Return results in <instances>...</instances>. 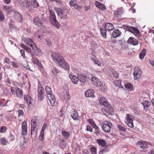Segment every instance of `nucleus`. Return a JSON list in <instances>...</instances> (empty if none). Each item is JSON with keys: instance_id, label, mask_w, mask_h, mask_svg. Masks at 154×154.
Listing matches in <instances>:
<instances>
[{"instance_id": "obj_1", "label": "nucleus", "mask_w": 154, "mask_h": 154, "mask_svg": "<svg viewBox=\"0 0 154 154\" xmlns=\"http://www.w3.org/2000/svg\"><path fill=\"white\" fill-rule=\"evenodd\" d=\"M51 57L53 61L58 66H60L65 69L69 70V66L67 63L65 61L63 57L60 54L52 53Z\"/></svg>"}, {"instance_id": "obj_2", "label": "nucleus", "mask_w": 154, "mask_h": 154, "mask_svg": "<svg viewBox=\"0 0 154 154\" xmlns=\"http://www.w3.org/2000/svg\"><path fill=\"white\" fill-rule=\"evenodd\" d=\"M24 42L30 46L34 50L35 54L38 56L40 55L41 52L40 49L38 48L35 44L33 41L30 38H26Z\"/></svg>"}, {"instance_id": "obj_3", "label": "nucleus", "mask_w": 154, "mask_h": 154, "mask_svg": "<svg viewBox=\"0 0 154 154\" xmlns=\"http://www.w3.org/2000/svg\"><path fill=\"white\" fill-rule=\"evenodd\" d=\"M69 9L66 8H57L56 11L57 14L61 19H66L69 15Z\"/></svg>"}, {"instance_id": "obj_4", "label": "nucleus", "mask_w": 154, "mask_h": 154, "mask_svg": "<svg viewBox=\"0 0 154 154\" xmlns=\"http://www.w3.org/2000/svg\"><path fill=\"white\" fill-rule=\"evenodd\" d=\"M49 21L50 23L58 29L60 27V24L56 19L55 12L53 11L50 10Z\"/></svg>"}, {"instance_id": "obj_5", "label": "nucleus", "mask_w": 154, "mask_h": 154, "mask_svg": "<svg viewBox=\"0 0 154 154\" xmlns=\"http://www.w3.org/2000/svg\"><path fill=\"white\" fill-rule=\"evenodd\" d=\"M101 126L102 130L106 133L109 132L112 127V123L108 121H105L103 122L101 124Z\"/></svg>"}, {"instance_id": "obj_6", "label": "nucleus", "mask_w": 154, "mask_h": 154, "mask_svg": "<svg viewBox=\"0 0 154 154\" xmlns=\"http://www.w3.org/2000/svg\"><path fill=\"white\" fill-rule=\"evenodd\" d=\"M126 121L125 123L128 126L131 128L134 127V125L133 122V116L129 114H127L126 117Z\"/></svg>"}, {"instance_id": "obj_7", "label": "nucleus", "mask_w": 154, "mask_h": 154, "mask_svg": "<svg viewBox=\"0 0 154 154\" xmlns=\"http://www.w3.org/2000/svg\"><path fill=\"white\" fill-rule=\"evenodd\" d=\"M142 74V71L138 67H136L134 69V72L133 73L134 77V79L137 80L140 77Z\"/></svg>"}, {"instance_id": "obj_8", "label": "nucleus", "mask_w": 154, "mask_h": 154, "mask_svg": "<svg viewBox=\"0 0 154 154\" xmlns=\"http://www.w3.org/2000/svg\"><path fill=\"white\" fill-rule=\"evenodd\" d=\"M47 97L52 106H54L57 105V102L53 94H48Z\"/></svg>"}, {"instance_id": "obj_9", "label": "nucleus", "mask_w": 154, "mask_h": 154, "mask_svg": "<svg viewBox=\"0 0 154 154\" xmlns=\"http://www.w3.org/2000/svg\"><path fill=\"white\" fill-rule=\"evenodd\" d=\"M44 89L42 87L39 88L38 89V98L39 100L42 101L44 98L43 92Z\"/></svg>"}, {"instance_id": "obj_10", "label": "nucleus", "mask_w": 154, "mask_h": 154, "mask_svg": "<svg viewBox=\"0 0 154 154\" xmlns=\"http://www.w3.org/2000/svg\"><path fill=\"white\" fill-rule=\"evenodd\" d=\"M99 103L101 105H103L106 107H109L110 106L107 100L103 97H100V98Z\"/></svg>"}, {"instance_id": "obj_11", "label": "nucleus", "mask_w": 154, "mask_h": 154, "mask_svg": "<svg viewBox=\"0 0 154 154\" xmlns=\"http://www.w3.org/2000/svg\"><path fill=\"white\" fill-rule=\"evenodd\" d=\"M124 12L123 9L122 7L118 8L114 11V14L117 17L119 16H120Z\"/></svg>"}, {"instance_id": "obj_12", "label": "nucleus", "mask_w": 154, "mask_h": 154, "mask_svg": "<svg viewBox=\"0 0 154 154\" xmlns=\"http://www.w3.org/2000/svg\"><path fill=\"white\" fill-rule=\"evenodd\" d=\"M85 95L87 97H94V91L91 89H88L86 91L85 93Z\"/></svg>"}, {"instance_id": "obj_13", "label": "nucleus", "mask_w": 154, "mask_h": 154, "mask_svg": "<svg viewBox=\"0 0 154 154\" xmlns=\"http://www.w3.org/2000/svg\"><path fill=\"white\" fill-rule=\"evenodd\" d=\"M95 5L96 7L100 10H104L106 9V8L104 4H102L98 1L95 2Z\"/></svg>"}, {"instance_id": "obj_14", "label": "nucleus", "mask_w": 154, "mask_h": 154, "mask_svg": "<svg viewBox=\"0 0 154 154\" xmlns=\"http://www.w3.org/2000/svg\"><path fill=\"white\" fill-rule=\"evenodd\" d=\"M78 76L80 81L83 83H85L88 81L87 76L83 74H79Z\"/></svg>"}, {"instance_id": "obj_15", "label": "nucleus", "mask_w": 154, "mask_h": 154, "mask_svg": "<svg viewBox=\"0 0 154 154\" xmlns=\"http://www.w3.org/2000/svg\"><path fill=\"white\" fill-rule=\"evenodd\" d=\"M127 42L134 45H137L138 44V42L137 40L133 37H130L128 40Z\"/></svg>"}, {"instance_id": "obj_16", "label": "nucleus", "mask_w": 154, "mask_h": 154, "mask_svg": "<svg viewBox=\"0 0 154 154\" xmlns=\"http://www.w3.org/2000/svg\"><path fill=\"white\" fill-rule=\"evenodd\" d=\"M71 116L75 120H77L79 117L77 111L74 109H73L71 113Z\"/></svg>"}, {"instance_id": "obj_17", "label": "nucleus", "mask_w": 154, "mask_h": 154, "mask_svg": "<svg viewBox=\"0 0 154 154\" xmlns=\"http://www.w3.org/2000/svg\"><path fill=\"white\" fill-rule=\"evenodd\" d=\"M22 134L23 135H26L27 134V127L26 122H24L22 123Z\"/></svg>"}, {"instance_id": "obj_18", "label": "nucleus", "mask_w": 154, "mask_h": 154, "mask_svg": "<svg viewBox=\"0 0 154 154\" xmlns=\"http://www.w3.org/2000/svg\"><path fill=\"white\" fill-rule=\"evenodd\" d=\"M91 81L92 83L93 84L97 86H99V85L101 83V82L94 76H93L91 77Z\"/></svg>"}, {"instance_id": "obj_19", "label": "nucleus", "mask_w": 154, "mask_h": 154, "mask_svg": "<svg viewBox=\"0 0 154 154\" xmlns=\"http://www.w3.org/2000/svg\"><path fill=\"white\" fill-rule=\"evenodd\" d=\"M69 76L74 84H78L79 80V77H77L75 76H73L72 75H69Z\"/></svg>"}, {"instance_id": "obj_20", "label": "nucleus", "mask_w": 154, "mask_h": 154, "mask_svg": "<svg viewBox=\"0 0 154 154\" xmlns=\"http://www.w3.org/2000/svg\"><path fill=\"white\" fill-rule=\"evenodd\" d=\"M147 142H138L137 145L143 149H145L147 147Z\"/></svg>"}, {"instance_id": "obj_21", "label": "nucleus", "mask_w": 154, "mask_h": 154, "mask_svg": "<svg viewBox=\"0 0 154 154\" xmlns=\"http://www.w3.org/2000/svg\"><path fill=\"white\" fill-rule=\"evenodd\" d=\"M33 23L39 27H41L42 25V21L38 17H36L34 19Z\"/></svg>"}, {"instance_id": "obj_22", "label": "nucleus", "mask_w": 154, "mask_h": 154, "mask_svg": "<svg viewBox=\"0 0 154 154\" xmlns=\"http://www.w3.org/2000/svg\"><path fill=\"white\" fill-rule=\"evenodd\" d=\"M97 142L99 145L102 147L106 146L107 143L105 140L103 139H97Z\"/></svg>"}, {"instance_id": "obj_23", "label": "nucleus", "mask_w": 154, "mask_h": 154, "mask_svg": "<svg viewBox=\"0 0 154 154\" xmlns=\"http://www.w3.org/2000/svg\"><path fill=\"white\" fill-rule=\"evenodd\" d=\"M121 32L118 29H115L112 33V35L113 38H116L119 36Z\"/></svg>"}, {"instance_id": "obj_24", "label": "nucleus", "mask_w": 154, "mask_h": 154, "mask_svg": "<svg viewBox=\"0 0 154 154\" xmlns=\"http://www.w3.org/2000/svg\"><path fill=\"white\" fill-rule=\"evenodd\" d=\"M24 99L25 101L27 103L28 105L31 103L32 99L29 95L27 94L25 95L24 97Z\"/></svg>"}, {"instance_id": "obj_25", "label": "nucleus", "mask_w": 154, "mask_h": 154, "mask_svg": "<svg viewBox=\"0 0 154 154\" xmlns=\"http://www.w3.org/2000/svg\"><path fill=\"white\" fill-rule=\"evenodd\" d=\"M16 94L17 97L20 98H22L23 96L22 91L19 88L16 90Z\"/></svg>"}, {"instance_id": "obj_26", "label": "nucleus", "mask_w": 154, "mask_h": 154, "mask_svg": "<svg viewBox=\"0 0 154 154\" xmlns=\"http://www.w3.org/2000/svg\"><path fill=\"white\" fill-rule=\"evenodd\" d=\"M99 89H100L102 91L105 92L107 90V87L105 85L101 82V83L98 86Z\"/></svg>"}, {"instance_id": "obj_27", "label": "nucleus", "mask_w": 154, "mask_h": 154, "mask_svg": "<svg viewBox=\"0 0 154 154\" xmlns=\"http://www.w3.org/2000/svg\"><path fill=\"white\" fill-rule=\"evenodd\" d=\"M105 29L108 30H111L114 29L113 25L111 23H107L104 25Z\"/></svg>"}, {"instance_id": "obj_28", "label": "nucleus", "mask_w": 154, "mask_h": 154, "mask_svg": "<svg viewBox=\"0 0 154 154\" xmlns=\"http://www.w3.org/2000/svg\"><path fill=\"white\" fill-rule=\"evenodd\" d=\"M88 122L95 129H98L99 128L94 123V121L92 119H89L88 121Z\"/></svg>"}, {"instance_id": "obj_29", "label": "nucleus", "mask_w": 154, "mask_h": 154, "mask_svg": "<svg viewBox=\"0 0 154 154\" xmlns=\"http://www.w3.org/2000/svg\"><path fill=\"white\" fill-rule=\"evenodd\" d=\"M32 62L35 64L37 65L39 67H42V65L41 64V63L36 58L34 57L33 56H32Z\"/></svg>"}, {"instance_id": "obj_30", "label": "nucleus", "mask_w": 154, "mask_h": 154, "mask_svg": "<svg viewBox=\"0 0 154 154\" xmlns=\"http://www.w3.org/2000/svg\"><path fill=\"white\" fill-rule=\"evenodd\" d=\"M146 54V50L144 48L141 51V52L139 54L140 58L141 59H143L145 56Z\"/></svg>"}, {"instance_id": "obj_31", "label": "nucleus", "mask_w": 154, "mask_h": 154, "mask_svg": "<svg viewBox=\"0 0 154 154\" xmlns=\"http://www.w3.org/2000/svg\"><path fill=\"white\" fill-rule=\"evenodd\" d=\"M17 2L21 7L25 6L27 5L26 0H17Z\"/></svg>"}, {"instance_id": "obj_32", "label": "nucleus", "mask_w": 154, "mask_h": 154, "mask_svg": "<svg viewBox=\"0 0 154 154\" xmlns=\"http://www.w3.org/2000/svg\"><path fill=\"white\" fill-rule=\"evenodd\" d=\"M125 87L127 90L130 91H131L133 88V86L130 83L126 84L125 85Z\"/></svg>"}, {"instance_id": "obj_33", "label": "nucleus", "mask_w": 154, "mask_h": 154, "mask_svg": "<svg viewBox=\"0 0 154 154\" xmlns=\"http://www.w3.org/2000/svg\"><path fill=\"white\" fill-rule=\"evenodd\" d=\"M143 104L144 108H147L150 106L151 103L148 100H144L143 102Z\"/></svg>"}, {"instance_id": "obj_34", "label": "nucleus", "mask_w": 154, "mask_h": 154, "mask_svg": "<svg viewBox=\"0 0 154 154\" xmlns=\"http://www.w3.org/2000/svg\"><path fill=\"white\" fill-rule=\"evenodd\" d=\"M132 33L137 36V37H139L140 33L139 30L136 28H134L133 29Z\"/></svg>"}, {"instance_id": "obj_35", "label": "nucleus", "mask_w": 154, "mask_h": 154, "mask_svg": "<svg viewBox=\"0 0 154 154\" xmlns=\"http://www.w3.org/2000/svg\"><path fill=\"white\" fill-rule=\"evenodd\" d=\"M117 126L119 131L123 132H125L126 131L125 127L122 126L119 124H118Z\"/></svg>"}, {"instance_id": "obj_36", "label": "nucleus", "mask_w": 154, "mask_h": 154, "mask_svg": "<svg viewBox=\"0 0 154 154\" xmlns=\"http://www.w3.org/2000/svg\"><path fill=\"white\" fill-rule=\"evenodd\" d=\"M45 91L48 97V94H51V89L49 86H47L45 88Z\"/></svg>"}, {"instance_id": "obj_37", "label": "nucleus", "mask_w": 154, "mask_h": 154, "mask_svg": "<svg viewBox=\"0 0 154 154\" xmlns=\"http://www.w3.org/2000/svg\"><path fill=\"white\" fill-rule=\"evenodd\" d=\"M91 59L95 63L97 64L99 66H100L101 65V63L100 60H98L95 58H93L92 57L91 58Z\"/></svg>"}, {"instance_id": "obj_38", "label": "nucleus", "mask_w": 154, "mask_h": 154, "mask_svg": "<svg viewBox=\"0 0 154 154\" xmlns=\"http://www.w3.org/2000/svg\"><path fill=\"white\" fill-rule=\"evenodd\" d=\"M101 34L103 37L106 38V30L104 29H100Z\"/></svg>"}, {"instance_id": "obj_39", "label": "nucleus", "mask_w": 154, "mask_h": 154, "mask_svg": "<svg viewBox=\"0 0 154 154\" xmlns=\"http://www.w3.org/2000/svg\"><path fill=\"white\" fill-rule=\"evenodd\" d=\"M62 134L64 137L67 138H68L69 137L70 134L69 132L63 131L62 132Z\"/></svg>"}, {"instance_id": "obj_40", "label": "nucleus", "mask_w": 154, "mask_h": 154, "mask_svg": "<svg viewBox=\"0 0 154 154\" xmlns=\"http://www.w3.org/2000/svg\"><path fill=\"white\" fill-rule=\"evenodd\" d=\"M90 152L92 154H97V148L95 147H91L90 148Z\"/></svg>"}, {"instance_id": "obj_41", "label": "nucleus", "mask_w": 154, "mask_h": 154, "mask_svg": "<svg viewBox=\"0 0 154 154\" xmlns=\"http://www.w3.org/2000/svg\"><path fill=\"white\" fill-rule=\"evenodd\" d=\"M0 141L4 145H7L8 143V142L4 138L0 139Z\"/></svg>"}, {"instance_id": "obj_42", "label": "nucleus", "mask_w": 154, "mask_h": 154, "mask_svg": "<svg viewBox=\"0 0 154 154\" xmlns=\"http://www.w3.org/2000/svg\"><path fill=\"white\" fill-rule=\"evenodd\" d=\"M21 46L22 48H23L24 49L26 50V51L29 52H30L31 51V50L29 48H28L25 45L23 44H21L20 45Z\"/></svg>"}, {"instance_id": "obj_43", "label": "nucleus", "mask_w": 154, "mask_h": 154, "mask_svg": "<svg viewBox=\"0 0 154 154\" xmlns=\"http://www.w3.org/2000/svg\"><path fill=\"white\" fill-rule=\"evenodd\" d=\"M44 131H41L39 138L41 141H42L44 138Z\"/></svg>"}, {"instance_id": "obj_44", "label": "nucleus", "mask_w": 154, "mask_h": 154, "mask_svg": "<svg viewBox=\"0 0 154 154\" xmlns=\"http://www.w3.org/2000/svg\"><path fill=\"white\" fill-rule=\"evenodd\" d=\"M52 72L53 74L54 75H56L58 72V70L57 69L56 67H54L52 70Z\"/></svg>"}, {"instance_id": "obj_45", "label": "nucleus", "mask_w": 154, "mask_h": 154, "mask_svg": "<svg viewBox=\"0 0 154 154\" xmlns=\"http://www.w3.org/2000/svg\"><path fill=\"white\" fill-rule=\"evenodd\" d=\"M18 117H23L24 115V113L23 110L22 109H19L18 111Z\"/></svg>"}, {"instance_id": "obj_46", "label": "nucleus", "mask_w": 154, "mask_h": 154, "mask_svg": "<svg viewBox=\"0 0 154 154\" xmlns=\"http://www.w3.org/2000/svg\"><path fill=\"white\" fill-rule=\"evenodd\" d=\"M64 95V98L66 100H68L70 98V96L68 92H66L65 93Z\"/></svg>"}, {"instance_id": "obj_47", "label": "nucleus", "mask_w": 154, "mask_h": 154, "mask_svg": "<svg viewBox=\"0 0 154 154\" xmlns=\"http://www.w3.org/2000/svg\"><path fill=\"white\" fill-rule=\"evenodd\" d=\"M114 83L116 86L119 87L121 85V81L120 80H117L115 81Z\"/></svg>"}, {"instance_id": "obj_48", "label": "nucleus", "mask_w": 154, "mask_h": 154, "mask_svg": "<svg viewBox=\"0 0 154 154\" xmlns=\"http://www.w3.org/2000/svg\"><path fill=\"white\" fill-rule=\"evenodd\" d=\"M77 3V1L75 0H70L69 2L70 6H73Z\"/></svg>"}, {"instance_id": "obj_49", "label": "nucleus", "mask_w": 154, "mask_h": 154, "mask_svg": "<svg viewBox=\"0 0 154 154\" xmlns=\"http://www.w3.org/2000/svg\"><path fill=\"white\" fill-rule=\"evenodd\" d=\"M6 128L5 126L1 127L0 128V132L1 133L5 132L6 130Z\"/></svg>"}, {"instance_id": "obj_50", "label": "nucleus", "mask_w": 154, "mask_h": 154, "mask_svg": "<svg viewBox=\"0 0 154 154\" xmlns=\"http://www.w3.org/2000/svg\"><path fill=\"white\" fill-rule=\"evenodd\" d=\"M4 19V15L3 13L0 10V20L1 21H3Z\"/></svg>"}, {"instance_id": "obj_51", "label": "nucleus", "mask_w": 154, "mask_h": 154, "mask_svg": "<svg viewBox=\"0 0 154 154\" xmlns=\"http://www.w3.org/2000/svg\"><path fill=\"white\" fill-rule=\"evenodd\" d=\"M10 91L11 93L14 95L16 93V91H15L14 88V87H11L10 88Z\"/></svg>"}, {"instance_id": "obj_52", "label": "nucleus", "mask_w": 154, "mask_h": 154, "mask_svg": "<svg viewBox=\"0 0 154 154\" xmlns=\"http://www.w3.org/2000/svg\"><path fill=\"white\" fill-rule=\"evenodd\" d=\"M73 6L75 9L78 10L82 8V6H79L78 5L76 4Z\"/></svg>"}, {"instance_id": "obj_53", "label": "nucleus", "mask_w": 154, "mask_h": 154, "mask_svg": "<svg viewBox=\"0 0 154 154\" xmlns=\"http://www.w3.org/2000/svg\"><path fill=\"white\" fill-rule=\"evenodd\" d=\"M36 122L35 121H33V120H32L31 121V126H36Z\"/></svg>"}, {"instance_id": "obj_54", "label": "nucleus", "mask_w": 154, "mask_h": 154, "mask_svg": "<svg viewBox=\"0 0 154 154\" xmlns=\"http://www.w3.org/2000/svg\"><path fill=\"white\" fill-rule=\"evenodd\" d=\"M112 74L113 76L116 78H117L118 77V74L116 71H114L112 72Z\"/></svg>"}, {"instance_id": "obj_55", "label": "nucleus", "mask_w": 154, "mask_h": 154, "mask_svg": "<svg viewBox=\"0 0 154 154\" xmlns=\"http://www.w3.org/2000/svg\"><path fill=\"white\" fill-rule=\"evenodd\" d=\"M101 110L104 115H107L108 114L107 111H106V109H104L102 108L101 109Z\"/></svg>"}, {"instance_id": "obj_56", "label": "nucleus", "mask_w": 154, "mask_h": 154, "mask_svg": "<svg viewBox=\"0 0 154 154\" xmlns=\"http://www.w3.org/2000/svg\"><path fill=\"white\" fill-rule=\"evenodd\" d=\"M86 130L88 131H90L91 132L93 131L92 128L90 126L88 125H87Z\"/></svg>"}, {"instance_id": "obj_57", "label": "nucleus", "mask_w": 154, "mask_h": 154, "mask_svg": "<svg viewBox=\"0 0 154 154\" xmlns=\"http://www.w3.org/2000/svg\"><path fill=\"white\" fill-rule=\"evenodd\" d=\"M24 68H25L31 71H33V70L31 69H30V67H29V65H28V64L27 63V62H26V66H24Z\"/></svg>"}, {"instance_id": "obj_58", "label": "nucleus", "mask_w": 154, "mask_h": 154, "mask_svg": "<svg viewBox=\"0 0 154 154\" xmlns=\"http://www.w3.org/2000/svg\"><path fill=\"white\" fill-rule=\"evenodd\" d=\"M134 27H128L127 28V31L132 33Z\"/></svg>"}, {"instance_id": "obj_59", "label": "nucleus", "mask_w": 154, "mask_h": 154, "mask_svg": "<svg viewBox=\"0 0 154 154\" xmlns=\"http://www.w3.org/2000/svg\"><path fill=\"white\" fill-rule=\"evenodd\" d=\"M46 128L47 124L46 123H45L43 125V126L41 131H44L45 129Z\"/></svg>"}, {"instance_id": "obj_60", "label": "nucleus", "mask_w": 154, "mask_h": 154, "mask_svg": "<svg viewBox=\"0 0 154 154\" xmlns=\"http://www.w3.org/2000/svg\"><path fill=\"white\" fill-rule=\"evenodd\" d=\"M90 8V6L88 5V6H85L84 7L85 11V12L89 10Z\"/></svg>"}, {"instance_id": "obj_61", "label": "nucleus", "mask_w": 154, "mask_h": 154, "mask_svg": "<svg viewBox=\"0 0 154 154\" xmlns=\"http://www.w3.org/2000/svg\"><path fill=\"white\" fill-rule=\"evenodd\" d=\"M20 52L21 54V56L23 57V58H25V51L23 50H20Z\"/></svg>"}, {"instance_id": "obj_62", "label": "nucleus", "mask_w": 154, "mask_h": 154, "mask_svg": "<svg viewBox=\"0 0 154 154\" xmlns=\"http://www.w3.org/2000/svg\"><path fill=\"white\" fill-rule=\"evenodd\" d=\"M4 63H9L10 62V60L8 58H6L4 60Z\"/></svg>"}, {"instance_id": "obj_63", "label": "nucleus", "mask_w": 154, "mask_h": 154, "mask_svg": "<svg viewBox=\"0 0 154 154\" xmlns=\"http://www.w3.org/2000/svg\"><path fill=\"white\" fill-rule=\"evenodd\" d=\"M12 65L14 67L17 68V64L14 62H13L12 63Z\"/></svg>"}, {"instance_id": "obj_64", "label": "nucleus", "mask_w": 154, "mask_h": 154, "mask_svg": "<svg viewBox=\"0 0 154 154\" xmlns=\"http://www.w3.org/2000/svg\"><path fill=\"white\" fill-rule=\"evenodd\" d=\"M4 8L5 9V10H7V11H8V10H10V9H11V8L9 7L8 6H4Z\"/></svg>"}]
</instances>
